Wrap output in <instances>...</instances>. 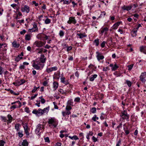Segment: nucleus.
Returning <instances> with one entry per match:
<instances>
[{
  "label": "nucleus",
  "mask_w": 146,
  "mask_h": 146,
  "mask_svg": "<svg viewBox=\"0 0 146 146\" xmlns=\"http://www.w3.org/2000/svg\"><path fill=\"white\" fill-rule=\"evenodd\" d=\"M44 64L38 61H35L33 64V66L37 70H41L43 68Z\"/></svg>",
  "instance_id": "1"
},
{
  "label": "nucleus",
  "mask_w": 146,
  "mask_h": 146,
  "mask_svg": "<svg viewBox=\"0 0 146 146\" xmlns=\"http://www.w3.org/2000/svg\"><path fill=\"white\" fill-rule=\"evenodd\" d=\"M120 116L123 119H128L129 117V115L128 114L127 112L125 110L121 112Z\"/></svg>",
  "instance_id": "2"
},
{
  "label": "nucleus",
  "mask_w": 146,
  "mask_h": 146,
  "mask_svg": "<svg viewBox=\"0 0 146 146\" xmlns=\"http://www.w3.org/2000/svg\"><path fill=\"white\" fill-rule=\"evenodd\" d=\"M48 123L49 124L52 125L54 127H56L57 125L56 120L54 118L49 119Z\"/></svg>",
  "instance_id": "3"
},
{
  "label": "nucleus",
  "mask_w": 146,
  "mask_h": 146,
  "mask_svg": "<svg viewBox=\"0 0 146 146\" xmlns=\"http://www.w3.org/2000/svg\"><path fill=\"white\" fill-rule=\"evenodd\" d=\"M37 38L40 40H44L48 39V36L44 34L40 33L37 35Z\"/></svg>",
  "instance_id": "4"
},
{
  "label": "nucleus",
  "mask_w": 146,
  "mask_h": 146,
  "mask_svg": "<svg viewBox=\"0 0 146 146\" xmlns=\"http://www.w3.org/2000/svg\"><path fill=\"white\" fill-rule=\"evenodd\" d=\"M33 113L36 114L38 116H40L43 114L42 110L39 108L38 110H34L32 111Z\"/></svg>",
  "instance_id": "5"
},
{
  "label": "nucleus",
  "mask_w": 146,
  "mask_h": 146,
  "mask_svg": "<svg viewBox=\"0 0 146 146\" xmlns=\"http://www.w3.org/2000/svg\"><path fill=\"white\" fill-rule=\"evenodd\" d=\"M45 42H43L41 41L37 40L35 42L34 44L38 47H41L43 46L45 44Z\"/></svg>",
  "instance_id": "6"
},
{
  "label": "nucleus",
  "mask_w": 146,
  "mask_h": 146,
  "mask_svg": "<svg viewBox=\"0 0 146 146\" xmlns=\"http://www.w3.org/2000/svg\"><path fill=\"white\" fill-rule=\"evenodd\" d=\"M44 128V126L43 125L39 124L36 127V129L35 130L36 133L39 134L40 130H42Z\"/></svg>",
  "instance_id": "7"
},
{
  "label": "nucleus",
  "mask_w": 146,
  "mask_h": 146,
  "mask_svg": "<svg viewBox=\"0 0 146 146\" xmlns=\"http://www.w3.org/2000/svg\"><path fill=\"white\" fill-rule=\"evenodd\" d=\"M30 10L29 7L27 5L21 8V10L23 12H26L27 13H29Z\"/></svg>",
  "instance_id": "8"
},
{
  "label": "nucleus",
  "mask_w": 146,
  "mask_h": 146,
  "mask_svg": "<svg viewBox=\"0 0 146 146\" xmlns=\"http://www.w3.org/2000/svg\"><path fill=\"white\" fill-rule=\"evenodd\" d=\"M141 81L143 83H145L146 81V72L142 73L140 76Z\"/></svg>",
  "instance_id": "9"
},
{
  "label": "nucleus",
  "mask_w": 146,
  "mask_h": 146,
  "mask_svg": "<svg viewBox=\"0 0 146 146\" xmlns=\"http://www.w3.org/2000/svg\"><path fill=\"white\" fill-rule=\"evenodd\" d=\"M57 70V68L56 66L52 67L50 68H48L46 69V72L49 73L53 71L56 70Z\"/></svg>",
  "instance_id": "10"
},
{
  "label": "nucleus",
  "mask_w": 146,
  "mask_h": 146,
  "mask_svg": "<svg viewBox=\"0 0 146 146\" xmlns=\"http://www.w3.org/2000/svg\"><path fill=\"white\" fill-rule=\"evenodd\" d=\"M69 24H71L72 23L74 24L76 23V21L74 17H70L69 18V20L67 22Z\"/></svg>",
  "instance_id": "11"
},
{
  "label": "nucleus",
  "mask_w": 146,
  "mask_h": 146,
  "mask_svg": "<svg viewBox=\"0 0 146 146\" xmlns=\"http://www.w3.org/2000/svg\"><path fill=\"white\" fill-rule=\"evenodd\" d=\"M132 7L133 5H132L128 6H124L122 7V9L124 10H127L128 11L130 10L132 8Z\"/></svg>",
  "instance_id": "12"
},
{
  "label": "nucleus",
  "mask_w": 146,
  "mask_h": 146,
  "mask_svg": "<svg viewBox=\"0 0 146 146\" xmlns=\"http://www.w3.org/2000/svg\"><path fill=\"white\" fill-rule=\"evenodd\" d=\"M12 45L13 47L15 48H18L20 46L19 43L15 40L12 43Z\"/></svg>",
  "instance_id": "13"
},
{
  "label": "nucleus",
  "mask_w": 146,
  "mask_h": 146,
  "mask_svg": "<svg viewBox=\"0 0 146 146\" xmlns=\"http://www.w3.org/2000/svg\"><path fill=\"white\" fill-rule=\"evenodd\" d=\"M110 66L112 67L111 70L112 71H115L118 68V66L116 64L114 65L113 64H110Z\"/></svg>",
  "instance_id": "14"
},
{
  "label": "nucleus",
  "mask_w": 146,
  "mask_h": 146,
  "mask_svg": "<svg viewBox=\"0 0 146 146\" xmlns=\"http://www.w3.org/2000/svg\"><path fill=\"white\" fill-rule=\"evenodd\" d=\"M121 23V22L119 21L115 23L112 27V29L115 30L117 29Z\"/></svg>",
  "instance_id": "15"
},
{
  "label": "nucleus",
  "mask_w": 146,
  "mask_h": 146,
  "mask_svg": "<svg viewBox=\"0 0 146 146\" xmlns=\"http://www.w3.org/2000/svg\"><path fill=\"white\" fill-rule=\"evenodd\" d=\"M18 105H13L11 107V109H15L16 108H20L21 106V103L20 102H18Z\"/></svg>",
  "instance_id": "16"
},
{
  "label": "nucleus",
  "mask_w": 146,
  "mask_h": 146,
  "mask_svg": "<svg viewBox=\"0 0 146 146\" xmlns=\"http://www.w3.org/2000/svg\"><path fill=\"white\" fill-rule=\"evenodd\" d=\"M97 54V59L98 60H102L104 58V56L101 55L99 52H96Z\"/></svg>",
  "instance_id": "17"
},
{
  "label": "nucleus",
  "mask_w": 146,
  "mask_h": 146,
  "mask_svg": "<svg viewBox=\"0 0 146 146\" xmlns=\"http://www.w3.org/2000/svg\"><path fill=\"white\" fill-rule=\"evenodd\" d=\"M77 35L78 37V38H82L86 36V35L85 34V33H78L77 34Z\"/></svg>",
  "instance_id": "18"
},
{
  "label": "nucleus",
  "mask_w": 146,
  "mask_h": 146,
  "mask_svg": "<svg viewBox=\"0 0 146 146\" xmlns=\"http://www.w3.org/2000/svg\"><path fill=\"white\" fill-rule=\"evenodd\" d=\"M24 129L25 131L26 134L27 135H29V130L28 129V127L27 124H26L24 126Z\"/></svg>",
  "instance_id": "19"
},
{
  "label": "nucleus",
  "mask_w": 146,
  "mask_h": 146,
  "mask_svg": "<svg viewBox=\"0 0 146 146\" xmlns=\"http://www.w3.org/2000/svg\"><path fill=\"white\" fill-rule=\"evenodd\" d=\"M33 27L31 30L30 32H33L37 31H38V28L36 25H34L33 26Z\"/></svg>",
  "instance_id": "20"
},
{
  "label": "nucleus",
  "mask_w": 146,
  "mask_h": 146,
  "mask_svg": "<svg viewBox=\"0 0 146 146\" xmlns=\"http://www.w3.org/2000/svg\"><path fill=\"white\" fill-rule=\"evenodd\" d=\"M31 35L30 34L26 35L25 36V40H29L31 38Z\"/></svg>",
  "instance_id": "21"
},
{
  "label": "nucleus",
  "mask_w": 146,
  "mask_h": 146,
  "mask_svg": "<svg viewBox=\"0 0 146 146\" xmlns=\"http://www.w3.org/2000/svg\"><path fill=\"white\" fill-rule=\"evenodd\" d=\"M58 84L57 82H54L53 83V88L54 90H55L58 88Z\"/></svg>",
  "instance_id": "22"
},
{
  "label": "nucleus",
  "mask_w": 146,
  "mask_h": 146,
  "mask_svg": "<svg viewBox=\"0 0 146 146\" xmlns=\"http://www.w3.org/2000/svg\"><path fill=\"white\" fill-rule=\"evenodd\" d=\"M71 113L70 111H62V114L63 116H65L66 115H68Z\"/></svg>",
  "instance_id": "23"
},
{
  "label": "nucleus",
  "mask_w": 146,
  "mask_h": 146,
  "mask_svg": "<svg viewBox=\"0 0 146 146\" xmlns=\"http://www.w3.org/2000/svg\"><path fill=\"white\" fill-rule=\"evenodd\" d=\"M72 0H61V2H62L63 4H69Z\"/></svg>",
  "instance_id": "24"
},
{
  "label": "nucleus",
  "mask_w": 146,
  "mask_h": 146,
  "mask_svg": "<svg viewBox=\"0 0 146 146\" xmlns=\"http://www.w3.org/2000/svg\"><path fill=\"white\" fill-rule=\"evenodd\" d=\"M65 78L64 77H62L61 78V81L62 83L65 84H68V82L66 81L65 80Z\"/></svg>",
  "instance_id": "25"
},
{
  "label": "nucleus",
  "mask_w": 146,
  "mask_h": 146,
  "mask_svg": "<svg viewBox=\"0 0 146 146\" xmlns=\"http://www.w3.org/2000/svg\"><path fill=\"white\" fill-rule=\"evenodd\" d=\"M49 110V107L48 106L47 108H44L43 110H42V111H43V114L44 113H47Z\"/></svg>",
  "instance_id": "26"
},
{
  "label": "nucleus",
  "mask_w": 146,
  "mask_h": 146,
  "mask_svg": "<svg viewBox=\"0 0 146 146\" xmlns=\"http://www.w3.org/2000/svg\"><path fill=\"white\" fill-rule=\"evenodd\" d=\"M137 30H133L131 33V35L133 37L137 35Z\"/></svg>",
  "instance_id": "27"
},
{
  "label": "nucleus",
  "mask_w": 146,
  "mask_h": 146,
  "mask_svg": "<svg viewBox=\"0 0 146 146\" xmlns=\"http://www.w3.org/2000/svg\"><path fill=\"white\" fill-rule=\"evenodd\" d=\"M97 76V75L96 74L91 76L90 79V80L91 81H94L95 78H96Z\"/></svg>",
  "instance_id": "28"
},
{
  "label": "nucleus",
  "mask_w": 146,
  "mask_h": 146,
  "mask_svg": "<svg viewBox=\"0 0 146 146\" xmlns=\"http://www.w3.org/2000/svg\"><path fill=\"white\" fill-rule=\"evenodd\" d=\"M22 145L23 146H28V142L26 140H25L22 142Z\"/></svg>",
  "instance_id": "29"
},
{
  "label": "nucleus",
  "mask_w": 146,
  "mask_h": 146,
  "mask_svg": "<svg viewBox=\"0 0 146 146\" xmlns=\"http://www.w3.org/2000/svg\"><path fill=\"white\" fill-rule=\"evenodd\" d=\"M58 91L60 94H61L63 95L66 94V92L65 91L63 90L62 89H60L58 90Z\"/></svg>",
  "instance_id": "30"
},
{
  "label": "nucleus",
  "mask_w": 146,
  "mask_h": 146,
  "mask_svg": "<svg viewBox=\"0 0 146 146\" xmlns=\"http://www.w3.org/2000/svg\"><path fill=\"white\" fill-rule=\"evenodd\" d=\"M7 117L8 118V120H7L8 123H10L12 120V117L11 115L9 114L8 115Z\"/></svg>",
  "instance_id": "31"
},
{
  "label": "nucleus",
  "mask_w": 146,
  "mask_h": 146,
  "mask_svg": "<svg viewBox=\"0 0 146 146\" xmlns=\"http://www.w3.org/2000/svg\"><path fill=\"white\" fill-rule=\"evenodd\" d=\"M108 29L107 27H105L102 29V30L101 31V33H103L105 32H106L108 31Z\"/></svg>",
  "instance_id": "32"
},
{
  "label": "nucleus",
  "mask_w": 146,
  "mask_h": 146,
  "mask_svg": "<svg viewBox=\"0 0 146 146\" xmlns=\"http://www.w3.org/2000/svg\"><path fill=\"white\" fill-rule=\"evenodd\" d=\"M23 57H22L18 55L15 58V60L17 62H18Z\"/></svg>",
  "instance_id": "33"
},
{
  "label": "nucleus",
  "mask_w": 146,
  "mask_h": 146,
  "mask_svg": "<svg viewBox=\"0 0 146 146\" xmlns=\"http://www.w3.org/2000/svg\"><path fill=\"white\" fill-rule=\"evenodd\" d=\"M68 137L72 139H75V140H77L78 139V138L76 135L73 136L72 137L71 136H69Z\"/></svg>",
  "instance_id": "34"
},
{
  "label": "nucleus",
  "mask_w": 146,
  "mask_h": 146,
  "mask_svg": "<svg viewBox=\"0 0 146 146\" xmlns=\"http://www.w3.org/2000/svg\"><path fill=\"white\" fill-rule=\"evenodd\" d=\"M146 46H142L140 47V50L141 52H143L145 50Z\"/></svg>",
  "instance_id": "35"
},
{
  "label": "nucleus",
  "mask_w": 146,
  "mask_h": 146,
  "mask_svg": "<svg viewBox=\"0 0 146 146\" xmlns=\"http://www.w3.org/2000/svg\"><path fill=\"white\" fill-rule=\"evenodd\" d=\"M45 58H40L38 61L40 63H41L42 64H43L45 62Z\"/></svg>",
  "instance_id": "36"
},
{
  "label": "nucleus",
  "mask_w": 146,
  "mask_h": 146,
  "mask_svg": "<svg viewBox=\"0 0 146 146\" xmlns=\"http://www.w3.org/2000/svg\"><path fill=\"white\" fill-rule=\"evenodd\" d=\"M72 108L70 106H67L66 108V111H70Z\"/></svg>",
  "instance_id": "37"
},
{
  "label": "nucleus",
  "mask_w": 146,
  "mask_h": 146,
  "mask_svg": "<svg viewBox=\"0 0 146 146\" xmlns=\"http://www.w3.org/2000/svg\"><path fill=\"white\" fill-rule=\"evenodd\" d=\"M126 83L127 84V85L129 87L131 86L132 83L130 81L128 80H126Z\"/></svg>",
  "instance_id": "38"
},
{
  "label": "nucleus",
  "mask_w": 146,
  "mask_h": 146,
  "mask_svg": "<svg viewBox=\"0 0 146 146\" xmlns=\"http://www.w3.org/2000/svg\"><path fill=\"white\" fill-rule=\"evenodd\" d=\"M94 43L96 44V46H98L99 44V39H96L94 41Z\"/></svg>",
  "instance_id": "39"
},
{
  "label": "nucleus",
  "mask_w": 146,
  "mask_h": 146,
  "mask_svg": "<svg viewBox=\"0 0 146 146\" xmlns=\"http://www.w3.org/2000/svg\"><path fill=\"white\" fill-rule=\"evenodd\" d=\"M50 22V20L48 19L47 18L45 21V23L46 24H48Z\"/></svg>",
  "instance_id": "40"
},
{
  "label": "nucleus",
  "mask_w": 146,
  "mask_h": 146,
  "mask_svg": "<svg viewBox=\"0 0 146 146\" xmlns=\"http://www.w3.org/2000/svg\"><path fill=\"white\" fill-rule=\"evenodd\" d=\"M91 112L93 113H95L96 111V109L95 108H93L91 110Z\"/></svg>",
  "instance_id": "41"
},
{
  "label": "nucleus",
  "mask_w": 146,
  "mask_h": 146,
  "mask_svg": "<svg viewBox=\"0 0 146 146\" xmlns=\"http://www.w3.org/2000/svg\"><path fill=\"white\" fill-rule=\"evenodd\" d=\"M1 117L2 120H3V121L6 122V121H7V119L5 117L3 116H1Z\"/></svg>",
  "instance_id": "42"
},
{
  "label": "nucleus",
  "mask_w": 146,
  "mask_h": 146,
  "mask_svg": "<svg viewBox=\"0 0 146 146\" xmlns=\"http://www.w3.org/2000/svg\"><path fill=\"white\" fill-rule=\"evenodd\" d=\"M5 142L3 140L0 141V146H3Z\"/></svg>",
  "instance_id": "43"
},
{
  "label": "nucleus",
  "mask_w": 146,
  "mask_h": 146,
  "mask_svg": "<svg viewBox=\"0 0 146 146\" xmlns=\"http://www.w3.org/2000/svg\"><path fill=\"white\" fill-rule=\"evenodd\" d=\"M4 72L3 68L0 66V75H2Z\"/></svg>",
  "instance_id": "44"
},
{
  "label": "nucleus",
  "mask_w": 146,
  "mask_h": 146,
  "mask_svg": "<svg viewBox=\"0 0 146 146\" xmlns=\"http://www.w3.org/2000/svg\"><path fill=\"white\" fill-rule=\"evenodd\" d=\"M133 66V64H131L129 65H128L127 66L128 67V70H131Z\"/></svg>",
  "instance_id": "45"
},
{
  "label": "nucleus",
  "mask_w": 146,
  "mask_h": 146,
  "mask_svg": "<svg viewBox=\"0 0 146 146\" xmlns=\"http://www.w3.org/2000/svg\"><path fill=\"white\" fill-rule=\"evenodd\" d=\"M19 125L18 124H16L15 125V128L17 130V131H18L19 130Z\"/></svg>",
  "instance_id": "46"
},
{
  "label": "nucleus",
  "mask_w": 146,
  "mask_h": 146,
  "mask_svg": "<svg viewBox=\"0 0 146 146\" xmlns=\"http://www.w3.org/2000/svg\"><path fill=\"white\" fill-rule=\"evenodd\" d=\"M25 82V81L24 80L21 79V81L18 84L19 85H21V84H23Z\"/></svg>",
  "instance_id": "47"
},
{
  "label": "nucleus",
  "mask_w": 146,
  "mask_h": 146,
  "mask_svg": "<svg viewBox=\"0 0 146 146\" xmlns=\"http://www.w3.org/2000/svg\"><path fill=\"white\" fill-rule=\"evenodd\" d=\"M59 35L60 36H62L64 35V32L62 31H60L59 33Z\"/></svg>",
  "instance_id": "48"
},
{
  "label": "nucleus",
  "mask_w": 146,
  "mask_h": 146,
  "mask_svg": "<svg viewBox=\"0 0 146 146\" xmlns=\"http://www.w3.org/2000/svg\"><path fill=\"white\" fill-rule=\"evenodd\" d=\"M80 100V98L79 97H77L75 98L74 102H79Z\"/></svg>",
  "instance_id": "49"
},
{
  "label": "nucleus",
  "mask_w": 146,
  "mask_h": 146,
  "mask_svg": "<svg viewBox=\"0 0 146 146\" xmlns=\"http://www.w3.org/2000/svg\"><path fill=\"white\" fill-rule=\"evenodd\" d=\"M110 70V69L108 67H106L105 68L104 67L103 69V71H106L108 70Z\"/></svg>",
  "instance_id": "50"
},
{
  "label": "nucleus",
  "mask_w": 146,
  "mask_h": 146,
  "mask_svg": "<svg viewBox=\"0 0 146 146\" xmlns=\"http://www.w3.org/2000/svg\"><path fill=\"white\" fill-rule=\"evenodd\" d=\"M37 50H39V51L38 52V53L40 54L42 53V52L44 50V49L43 48H41L40 49H38Z\"/></svg>",
  "instance_id": "51"
},
{
  "label": "nucleus",
  "mask_w": 146,
  "mask_h": 146,
  "mask_svg": "<svg viewBox=\"0 0 146 146\" xmlns=\"http://www.w3.org/2000/svg\"><path fill=\"white\" fill-rule=\"evenodd\" d=\"M106 43V42L105 41H104L101 44V47L103 48L105 46V44Z\"/></svg>",
  "instance_id": "52"
},
{
  "label": "nucleus",
  "mask_w": 146,
  "mask_h": 146,
  "mask_svg": "<svg viewBox=\"0 0 146 146\" xmlns=\"http://www.w3.org/2000/svg\"><path fill=\"white\" fill-rule=\"evenodd\" d=\"M101 115L100 117V119L102 120L104 119H105V117L104 116V114L103 113H101Z\"/></svg>",
  "instance_id": "53"
},
{
  "label": "nucleus",
  "mask_w": 146,
  "mask_h": 146,
  "mask_svg": "<svg viewBox=\"0 0 146 146\" xmlns=\"http://www.w3.org/2000/svg\"><path fill=\"white\" fill-rule=\"evenodd\" d=\"M26 32V31L25 30H23L22 31L20 32V33L21 35H24Z\"/></svg>",
  "instance_id": "54"
},
{
  "label": "nucleus",
  "mask_w": 146,
  "mask_h": 146,
  "mask_svg": "<svg viewBox=\"0 0 146 146\" xmlns=\"http://www.w3.org/2000/svg\"><path fill=\"white\" fill-rule=\"evenodd\" d=\"M37 90V87H36L35 86H34V88L33 89V90H32V93H34L36 91V90Z\"/></svg>",
  "instance_id": "55"
},
{
  "label": "nucleus",
  "mask_w": 146,
  "mask_h": 146,
  "mask_svg": "<svg viewBox=\"0 0 146 146\" xmlns=\"http://www.w3.org/2000/svg\"><path fill=\"white\" fill-rule=\"evenodd\" d=\"M17 22L21 24V23H24V20L22 19L21 20H19L17 21Z\"/></svg>",
  "instance_id": "56"
},
{
  "label": "nucleus",
  "mask_w": 146,
  "mask_h": 146,
  "mask_svg": "<svg viewBox=\"0 0 146 146\" xmlns=\"http://www.w3.org/2000/svg\"><path fill=\"white\" fill-rule=\"evenodd\" d=\"M44 140L46 142H49V139L48 137H46L44 138Z\"/></svg>",
  "instance_id": "57"
},
{
  "label": "nucleus",
  "mask_w": 146,
  "mask_h": 146,
  "mask_svg": "<svg viewBox=\"0 0 146 146\" xmlns=\"http://www.w3.org/2000/svg\"><path fill=\"white\" fill-rule=\"evenodd\" d=\"M72 49V47L71 46L67 47V51H69Z\"/></svg>",
  "instance_id": "58"
},
{
  "label": "nucleus",
  "mask_w": 146,
  "mask_h": 146,
  "mask_svg": "<svg viewBox=\"0 0 146 146\" xmlns=\"http://www.w3.org/2000/svg\"><path fill=\"white\" fill-rule=\"evenodd\" d=\"M124 131L126 135L128 134L130 132L129 130L128 129L125 130Z\"/></svg>",
  "instance_id": "59"
},
{
  "label": "nucleus",
  "mask_w": 146,
  "mask_h": 146,
  "mask_svg": "<svg viewBox=\"0 0 146 146\" xmlns=\"http://www.w3.org/2000/svg\"><path fill=\"white\" fill-rule=\"evenodd\" d=\"M92 139V140H93L94 141V142H95L97 141V139L94 136H93Z\"/></svg>",
  "instance_id": "60"
},
{
  "label": "nucleus",
  "mask_w": 146,
  "mask_h": 146,
  "mask_svg": "<svg viewBox=\"0 0 146 146\" xmlns=\"http://www.w3.org/2000/svg\"><path fill=\"white\" fill-rule=\"evenodd\" d=\"M32 3L33 4L35 5V6L36 7L38 5V4L37 3H36L35 1H33Z\"/></svg>",
  "instance_id": "61"
},
{
  "label": "nucleus",
  "mask_w": 146,
  "mask_h": 146,
  "mask_svg": "<svg viewBox=\"0 0 146 146\" xmlns=\"http://www.w3.org/2000/svg\"><path fill=\"white\" fill-rule=\"evenodd\" d=\"M16 14L18 15V16H22V14L19 11H18V12H17V13Z\"/></svg>",
  "instance_id": "62"
},
{
  "label": "nucleus",
  "mask_w": 146,
  "mask_h": 146,
  "mask_svg": "<svg viewBox=\"0 0 146 146\" xmlns=\"http://www.w3.org/2000/svg\"><path fill=\"white\" fill-rule=\"evenodd\" d=\"M24 68L25 66L24 64L23 65H21L19 67V68L21 69H24Z\"/></svg>",
  "instance_id": "63"
},
{
  "label": "nucleus",
  "mask_w": 146,
  "mask_h": 146,
  "mask_svg": "<svg viewBox=\"0 0 146 146\" xmlns=\"http://www.w3.org/2000/svg\"><path fill=\"white\" fill-rule=\"evenodd\" d=\"M61 145V143H56V146H60Z\"/></svg>",
  "instance_id": "64"
}]
</instances>
